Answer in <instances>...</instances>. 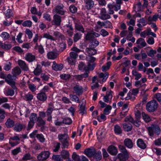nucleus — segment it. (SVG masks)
<instances>
[{"mask_svg": "<svg viewBox=\"0 0 161 161\" xmlns=\"http://www.w3.org/2000/svg\"><path fill=\"white\" fill-rule=\"evenodd\" d=\"M148 130L149 135L150 136H153L154 132L157 135L160 134L161 129L157 125L152 124L150 127L148 128Z\"/></svg>", "mask_w": 161, "mask_h": 161, "instance_id": "f257e3e1", "label": "nucleus"}, {"mask_svg": "<svg viewBox=\"0 0 161 161\" xmlns=\"http://www.w3.org/2000/svg\"><path fill=\"white\" fill-rule=\"evenodd\" d=\"M158 104L157 102L153 100L148 102L146 105L147 110L150 112L154 111L157 108Z\"/></svg>", "mask_w": 161, "mask_h": 161, "instance_id": "f03ea898", "label": "nucleus"}, {"mask_svg": "<svg viewBox=\"0 0 161 161\" xmlns=\"http://www.w3.org/2000/svg\"><path fill=\"white\" fill-rule=\"evenodd\" d=\"M50 154V153L49 151H42L37 155V159L39 161H45L49 158Z\"/></svg>", "mask_w": 161, "mask_h": 161, "instance_id": "7ed1b4c3", "label": "nucleus"}, {"mask_svg": "<svg viewBox=\"0 0 161 161\" xmlns=\"http://www.w3.org/2000/svg\"><path fill=\"white\" fill-rule=\"evenodd\" d=\"M61 16L57 14H55L53 16V19L52 21V25L59 26L61 25Z\"/></svg>", "mask_w": 161, "mask_h": 161, "instance_id": "20e7f679", "label": "nucleus"}, {"mask_svg": "<svg viewBox=\"0 0 161 161\" xmlns=\"http://www.w3.org/2000/svg\"><path fill=\"white\" fill-rule=\"evenodd\" d=\"M113 92L111 90L106 92V95L103 97V99L105 102L111 103L113 97Z\"/></svg>", "mask_w": 161, "mask_h": 161, "instance_id": "39448f33", "label": "nucleus"}, {"mask_svg": "<svg viewBox=\"0 0 161 161\" xmlns=\"http://www.w3.org/2000/svg\"><path fill=\"white\" fill-rule=\"evenodd\" d=\"M85 7L88 10L91 9L94 6L95 2L93 0H84Z\"/></svg>", "mask_w": 161, "mask_h": 161, "instance_id": "423d86ee", "label": "nucleus"}, {"mask_svg": "<svg viewBox=\"0 0 161 161\" xmlns=\"http://www.w3.org/2000/svg\"><path fill=\"white\" fill-rule=\"evenodd\" d=\"M110 15L107 14V12L105 8H102L101 9L100 12V15L99 18L102 20H106L110 18Z\"/></svg>", "mask_w": 161, "mask_h": 161, "instance_id": "0eeeda50", "label": "nucleus"}, {"mask_svg": "<svg viewBox=\"0 0 161 161\" xmlns=\"http://www.w3.org/2000/svg\"><path fill=\"white\" fill-rule=\"evenodd\" d=\"M89 76L88 73L86 72L81 75H75L73 76L74 79L76 81H80L84 78H87Z\"/></svg>", "mask_w": 161, "mask_h": 161, "instance_id": "6e6552de", "label": "nucleus"}, {"mask_svg": "<svg viewBox=\"0 0 161 161\" xmlns=\"http://www.w3.org/2000/svg\"><path fill=\"white\" fill-rule=\"evenodd\" d=\"M37 98L41 101L44 102L47 100V96L44 92H42L37 94Z\"/></svg>", "mask_w": 161, "mask_h": 161, "instance_id": "1a4fd4ad", "label": "nucleus"}, {"mask_svg": "<svg viewBox=\"0 0 161 161\" xmlns=\"http://www.w3.org/2000/svg\"><path fill=\"white\" fill-rule=\"evenodd\" d=\"M99 80L97 79V76L96 75L94 76L92 79V83L95 84H93L91 86V89L93 90L96 88H98L99 86V85L98 82L99 81Z\"/></svg>", "mask_w": 161, "mask_h": 161, "instance_id": "9d476101", "label": "nucleus"}, {"mask_svg": "<svg viewBox=\"0 0 161 161\" xmlns=\"http://www.w3.org/2000/svg\"><path fill=\"white\" fill-rule=\"evenodd\" d=\"M73 89L75 93L78 95H81L82 93L83 88L81 86L76 85L74 86Z\"/></svg>", "mask_w": 161, "mask_h": 161, "instance_id": "9b49d317", "label": "nucleus"}, {"mask_svg": "<svg viewBox=\"0 0 161 161\" xmlns=\"http://www.w3.org/2000/svg\"><path fill=\"white\" fill-rule=\"evenodd\" d=\"M18 64L23 70L27 71L29 69L28 66L25 61L19 60L18 61Z\"/></svg>", "mask_w": 161, "mask_h": 161, "instance_id": "f8f14e48", "label": "nucleus"}, {"mask_svg": "<svg viewBox=\"0 0 161 161\" xmlns=\"http://www.w3.org/2000/svg\"><path fill=\"white\" fill-rule=\"evenodd\" d=\"M25 58L26 61L31 62L35 60L36 57L31 53H28L25 55Z\"/></svg>", "mask_w": 161, "mask_h": 161, "instance_id": "ddd939ff", "label": "nucleus"}, {"mask_svg": "<svg viewBox=\"0 0 161 161\" xmlns=\"http://www.w3.org/2000/svg\"><path fill=\"white\" fill-rule=\"evenodd\" d=\"M96 150L95 149H91L88 148L85 150L84 152L85 154L89 157L93 156L95 153Z\"/></svg>", "mask_w": 161, "mask_h": 161, "instance_id": "4468645a", "label": "nucleus"}, {"mask_svg": "<svg viewBox=\"0 0 161 161\" xmlns=\"http://www.w3.org/2000/svg\"><path fill=\"white\" fill-rule=\"evenodd\" d=\"M107 151L109 153L112 155H115L117 153L116 148L113 145L109 146L108 148Z\"/></svg>", "mask_w": 161, "mask_h": 161, "instance_id": "2eb2a0df", "label": "nucleus"}, {"mask_svg": "<svg viewBox=\"0 0 161 161\" xmlns=\"http://www.w3.org/2000/svg\"><path fill=\"white\" fill-rule=\"evenodd\" d=\"M52 65V68L53 70L55 71L61 70L63 68V65L62 64H58L55 61H53Z\"/></svg>", "mask_w": 161, "mask_h": 161, "instance_id": "dca6fc26", "label": "nucleus"}, {"mask_svg": "<svg viewBox=\"0 0 161 161\" xmlns=\"http://www.w3.org/2000/svg\"><path fill=\"white\" fill-rule=\"evenodd\" d=\"M137 144L138 147L142 149H144L146 147V145L142 139H139L137 141Z\"/></svg>", "mask_w": 161, "mask_h": 161, "instance_id": "f3484780", "label": "nucleus"}, {"mask_svg": "<svg viewBox=\"0 0 161 161\" xmlns=\"http://www.w3.org/2000/svg\"><path fill=\"white\" fill-rule=\"evenodd\" d=\"M14 124V121L10 118L8 119L5 123L6 127L9 128L13 127Z\"/></svg>", "mask_w": 161, "mask_h": 161, "instance_id": "a211bd4d", "label": "nucleus"}, {"mask_svg": "<svg viewBox=\"0 0 161 161\" xmlns=\"http://www.w3.org/2000/svg\"><path fill=\"white\" fill-rule=\"evenodd\" d=\"M125 145L129 148H132L133 147V143L130 139L127 138L124 142Z\"/></svg>", "mask_w": 161, "mask_h": 161, "instance_id": "6ab92c4d", "label": "nucleus"}, {"mask_svg": "<svg viewBox=\"0 0 161 161\" xmlns=\"http://www.w3.org/2000/svg\"><path fill=\"white\" fill-rule=\"evenodd\" d=\"M128 158V154L124 155L122 153H119L118 155L117 158L119 159V161H126Z\"/></svg>", "mask_w": 161, "mask_h": 161, "instance_id": "aec40b11", "label": "nucleus"}, {"mask_svg": "<svg viewBox=\"0 0 161 161\" xmlns=\"http://www.w3.org/2000/svg\"><path fill=\"white\" fill-rule=\"evenodd\" d=\"M12 74L14 76L19 75L21 73V70L18 67H16L12 70Z\"/></svg>", "mask_w": 161, "mask_h": 161, "instance_id": "412c9836", "label": "nucleus"}, {"mask_svg": "<svg viewBox=\"0 0 161 161\" xmlns=\"http://www.w3.org/2000/svg\"><path fill=\"white\" fill-rule=\"evenodd\" d=\"M58 139L62 142V141H65L68 140L69 137L67 134H60L58 135Z\"/></svg>", "mask_w": 161, "mask_h": 161, "instance_id": "4be33fe9", "label": "nucleus"}, {"mask_svg": "<svg viewBox=\"0 0 161 161\" xmlns=\"http://www.w3.org/2000/svg\"><path fill=\"white\" fill-rule=\"evenodd\" d=\"M75 29L76 30L81 32L82 33H84L85 32L83 26L80 24L77 23H75Z\"/></svg>", "mask_w": 161, "mask_h": 161, "instance_id": "5701e85b", "label": "nucleus"}, {"mask_svg": "<svg viewBox=\"0 0 161 161\" xmlns=\"http://www.w3.org/2000/svg\"><path fill=\"white\" fill-rule=\"evenodd\" d=\"M47 58L49 59H54L57 57L56 53L53 52H50L47 54Z\"/></svg>", "mask_w": 161, "mask_h": 161, "instance_id": "b1692460", "label": "nucleus"}, {"mask_svg": "<svg viewBox=\"0 0 161 161\" xmlns=\"http://www.w3.org/2000/svg\"><path fill=\"white\" fill-rule=\"evenodd\" d=\"M86 51L89 55L90 56L96 54L97 53V50L91 47L87 48Z\"/></svg>", "mask_w": 161, "mask_h": 161, "instance_id": "393cba45", "label": "nucleus"}, {"mask_svg": "<svg viewBox=\"0 0 161 161\" xmlns=\"http://www.w3.org/2000/svg\"><path fill=\"white\" fill-rule=\"evenodd\" d=\"M63 8L61 6H57L54 9L56 13L63 15L64 14V12L62 10Z\"/></svg>", "mask_w": 161, "mask_h": 161, "instance_id": "a878e982", "label": "nucleus"}, {"mask_svg": "<svg viewBox=\"0 0 161 161\" xmlns=\"http://www.w3.org/2000/svg\"><path fill=\"white\" fill-rule=\"evenodd\" d=\"M136 43L138 44H140L142 47H144L147 45L144 39L141 38H139L137 40Z\"/></svg>", "mask_w": 161, "mask_h": 161, "instance_id": "bb28decb", "label": "nucleus"}, {"mask_svg": "<svg viewBox=\"0 0 161 161\" xmlns=\"http://www.w3.org/2000/svg\"><path fill=\"white\" fill-rule=\"evenodd\" d=\"M37 125L40 127H42L45 124V122L40 117H38L37 118Z\"/></svg>", "mask_w": 161, "mask_h": 161, "instance_id": "cd10ccee", "label": "nucleus"}, {"mask_svg": "<svg viewBox=\"0 0 161 161\" xmlns=\"http://www.w3.org/2000/svg\"><path fill=\"white\" fill-rule=\"evenodd\" d=\"M1 37L4 41L8 39L10 37V34L6 32H3L1 34Z\"/></svg>", "mask_w": 161, "mask_h": 161, "instance_id": "c85d7f7f", "label": "nucleus"}, {"mask_svg": "<svg viewBox=\"0 0 161 161\" xmlns=\"http://www.w3.org/2000/svg\"><path fill=\"white\" fill-rule=\"evenodd\" d=\"M142 116L143 119L146 122H149L151 120V119L149 116L144 112L142 113Z\"/></svg>", "mask_w": 161, "mask_h": 161, "instance_id": "c756f323", "label": "nucleus"}, {"mask_svg": "<svg viewBox=\"0 0 161 161\" xmlns=\"http://www.w3.org/2000/svg\"><path fill=\"white\" fill-rule=\"evenodd\" d=\"M60 78L65 81H68L71 77V75L68 74L64 73L60 75Z\"/></svg>", "mask_w": 161, "mask_h": 161, "instance_id": "7c9ffc66", "label": "nucleus"}, {"mask_svg": "<svg viewBox=\"0 0 161 161\" xmlns=\"http://www.w3.org/2000/svg\"><path fill=\"white\" fill-rule=\"evenodd\" d=\"M61 155L64 159H67L69 158V154L68 151L63 150L61 152Z\"/></svg>", "mask_w": 161, "mask_h": 161, "instance_id": "2f4dec72", "label": "nucleus"}, {"mask_svg": "<svg viewBox=\"0 0 161 161\" xmlns=\"http://www.w3.org/2000/svg\"><path fill=\"white\" fill-rule=\"evenodd\" d=\"M94 156V158L96 161L100 160L102 158L101 153L100 151H98L97 152H95Z\"/></svg>", "mask_w": 161, "mask_h": 161, "instance_id": "473e14b6", "label": "nucleus"}, {"mask_svg": "<svg viewBox=\"0 0 161 161\" xmlns=\"http://www.w3.org/2000/svg\"><path fill=\"white\" fill-rule=\"evenodd\" d=\"M42 72V69L41 65L37 64L36 68L34 71V73L35 75H37L40 74Z\"/></svg>", "mask_w": 161, "mask_h": 161, "instance_id": "72a5a7b5", "label": "nucleus"}, {"mask_svg": "<svg viewBox=\"0 0 161 161\" xmlns=\"http://www.w3.org/2000/svg\"><path fill=\"white\" fill-rule=\"evenodd\" d=\"M114 131L115 133L119 135L122 133V130L120 126L118 125H116L114 126Z\"/></svg>", "mask_w": 161, "mask_h": 161, "instance_id": "f704fd0d", "label": "nucleus"}, {"mask_svg": "<svg viewBox=\"0 0 161 161\" xmlns=\"http://www.w3.org/2000/svg\"><path fill=\"white\" fill-rule=\"evenodd\" d=\"M132 75L136 77L135 79L136 80H138L142 77V75L141 74L138 72L136 70H133L132 71Z\"/></svg>", "mask_w": 161, "mask_h": 161, "instance_id": "c9c22d12", "label": "nucleus"}, {"mask_svg": "<svg viewBox=\"0 0 161 161\" xmlns=\"http://www.w3.org/2000/svg\"><path fill=\"white\" fill-rule=\"evenodd\" d=\"M81 37V34L79 32L76 33L74 35L73 41L75 42H76L79 40Z\"/></svg>", "mask_w": 161, "mask_h": 161, "instance_id": "e433bc0d", "label": "nucleus"}, {"mask_svg": "<svg viewBox=\"0 0 161 161\" xmlns=\"http://www.w3.org/2000/svg\"><path fill=\"white\" fill-rule=\"evenodd\" d=\"M123 126L125 130L127 131L131 130L132 128V126L130 123H125L123 124Z\"/></svg>", "mask_w": 161, "mask_h": 161, "instance_id": "4c0bfd02", "label": "nucleus"}, {"mask_svg": "<svg viewBox=\"0 0 161 161\" xmlns=\"http://www.w3.org/2000/svg\"><path fill=\"white\" fill-rule=\"evenodd\" d=\"M108 72H106L104 73H101L99 74V76L100 78H103V81H105L106 79L108 77Z\"/></svg>", "mask_w": 161, "mask_h": 161, "instance_id": "58836bf2", "label": "nucleus"}, {"mask_svg": "<svg viewBox=\"0 0 161 161\" xmlns=\"http://www.w3.org/2000/svg\"><path fill=\"white\" fill-rule=\"evenodd\" d=\"M37 114L35 113H32L30 117V121L35 123V121L37 120Z\"/></svg>", "mask_w": 161, "mask_h": 161, "instance_id": "ea45409f", "label": "nucleus"}, {"mask_svg": "<svg viewBox=\"0 0 161 161\" xmlns=\"http://www.w3.org/2000/svg\"><path fill=\"white\" fill-rule=\"evenodd\" d=\"M35 48L36 49H38V52L41 54H42L44 53V51L42 46L41 45H38L37 43L36 44Z\"/></svg>", "mask_w": 161, "mask_h": 161, "instance_id": "a19ab883", "label": "nucleus"}, {"mask_svg": "<svg viewBox=\"0 0 161 161\" xmlns=\"http://www.w3.org/2000/svg\"><path fill=\"white\" fill-rule=\"evenodd\" d=\"M69 97H70V99L72 101H75L77 103L79 102V98L76 95L70 94Z\"/></svg>", "mask_w": 161, "mask_h": 161, "instance_id": "79ce46f5", "label": "nucleus"}, {"mask_svg": "<svg viewBox=\"0 0 161 161\" xmlns=\"http://www.w3.org/2000/svg\"><path fill=\"white\" fill-rule=\"evenodd\" d=\"M119 148L120 151L123 154H128L127 151L124 146L119 145Z\"/></svg>", "mask_w": 161, "mask_h": 161, "instance_id": "37998d69", "label": "nucleus"}, {"mask_svg": "<svg viewBox=\"0 0 161 161\" xmlns=\"http://www.w3.org/2000/svg\"><path fill=\"white\" fill-rule=\"evenodd\" d=\"M36 137L39 140L40 142L42 143L44 142L45 140L43 135L42 134H37L36 135Z\"/></svg>", "mask_w": 161, "mask_h": 161, "instance_id": "c03bdc74", "label": "nucleus"}, {"mask_svg": "<svg viewBox=\"0 0 161 161\" xmlns=\"http://www.w3.org/2000/svg\"><path fill=\"white\" fill-rule=\"evenodd\" d=\"M67 60L69 63L71 65H74L76 62V59L69 56L67 58Z\"/></svg>", "mask_w": 161, "mask_h": 161, "instance_id": "a18cd8bd", "label": "nucleus"}, {"mask_svg": "<svg viewBox=\"0 0 161 161\" xmlns=\"http://www.w3.org/2000/svg\"><path fill=\"white\" fill-rule=\"evenodd\" d=\"M7 83L10 85L14 90H17V88L15 86V82L13 80L8 81L7 80Z\"/></svg>", "mask_w": 161, "mask_h": 161, "instance_id": "49530a36", "label": "nucleus"}, {"mask_svg": "<svg viewBox=\"0 0 161 161\" xmlns=\"http://www.w3.org/2000/svg\"><path fill=\"white\" fill-rule=\"evenodd\" d=\"M112 107L109 105H107L104 108L103 110V113L105 115H108L109 114V111L111 110Z\"/></svg>", "mask_w": 161, "mask_h": 161, "instance_id": "de8ad7c7", "label": "nucleus"}, {"mask_svg": "<svg viewBox=\"0 0 161 161\" xmlns=\"http://www.w3.org/2000/svg\"><path fill=\"white\" fill-rule=\"evenodd\" d=\"M32 159V157L29 153L25 154L22 158L23 160L26 161Z\"/></svg>", "mask_w": 161, "mask_h": 161, "instance_id": "09e8293b", "label": "nucleus"}, {"mask_svg": "<svg viewBox=\"0 0 161 161\" xmlns=\"http://www.w3.org/2000/svg\"><path fill=\"white\" fill-rule=\"evenodd\" d=\"M23 128L22 125L19 123H17L14 127V129L17 131H20L22 130Z\"/></svg>", "mask_w": 161, "mask_h": 161, "instance_id": "8fccbe9b", "label": "nucleus"}, {"mask_svg": "<svg viewBox=\"0 0 161 161\" xmlns=\"http://www.w3.org/2000/svg\"><path fill=\"white\" fill-rule=\"evenodd\" d=\"M22 25L23 26L30 27L32 25V22L30 20H26L25 21Z\"/></svg>", "mask_w": 161, "mask_h": 161, "instance_id": "3c124183", "label": "nucleus"}, {"mask_svg": "<svg viewBox=\"0 0 161 161\" xmlns=\"http://www.w3.org/2000/svg\"><path fill=\"white\" fill-rule=\"evenodd\" d=\"M158 16L159 15L158 14H155L153 16V17L150 16L148 17V20L150 22L156 21L158 18Z\"/></svg>", "mask_w": 161, "mask_h": 161, "instance_id": "603ef678", "label": "nucleus"}, {"mask_svg": "<svg viewBox=\"0 0 161 161\" xmlns=\"http://www.w3.org/2000/svg\"><path fill=\"white\" fill-rule=\"evenodd\" d=\"M66 48V44L64 42L60 44L59 46V50L60 52H63Z\"/></svg>", "mask_w": 161, "mask_h": 161, "instance_id": "864d4df0", "label": "nucleus"}, {"mask_svg": "<svg viewBox=\"0 0 161 161\" xmlns=\"http://www.w3.org/2000/svg\"><path fill=\"white\" fill-rule=\"evenodd\" d=\"M11 65L12 63L9 62L5 64L3 69L6 71H9L11 69Z\"/></svg>", "mask_w": 161, "mask_h": 161, "instance_id": "5fc2aeb1", "label": "nucleus"}, {"mask_svg": "<svg viewBox=\"0 0 161 161\" xmlns=\"http://www.w3.org/2000/svg\"><path fill=\"white\" fill-rule=\"evenodd\" d=\"M93 38L94 37L92 32H88L86 36V39L87 40L92 41Z\"/></svg>", "mask_w": 161, "mask_h": 161, "instance_id": "6e6d98bb", "label": "nucleus"}, {"mask_svg": "<svg viewBox=\"0 0 161 161\" xmlns=\"http://www.w3.org/2000/svg\"><path fill=\"white\" fill-rule=\"evenodd\" d=\"M14 93V90L11 89L9 88L7 89L6 91V94L7 96H13Z\"/></svg>", "mask_w": 161, "mask_h": 161, "instance_id": "4d7b16f0", "label": "nucleus"}, {"mask_svg": "<svg viewBox=\"0 0 161 161\" xmlns=\"http://www.w3.org/2000/svg\"><path fill=\"white\" fill-rule=\"evenodd\" d=\"M104 26L105 28L112 29L113 28L112 23L108 20H107L105 22Z\"/></svg>", "mask_w": 161, "mask_h": 161, "instance_id": "13d9d810", "label": "nucleus"}, {"mask_svg": "<svg viewBox=\"0 0 161 161\" xmlns=\"http://www.w3.org/2000/svg\"><path fill=\"white\" fill-rule=\"evenodd\" d=\"M111 63L108 62L106 64V65H104L102 67V70L103 71H105L108 70L111 65Z\"/></svg>", "mask_w": 161, "mask_h": 161, "instance_id": "bf43d9fd", "label": "nucleus"}, {"mask_svg": "<svg viewBox=\"0 0 161 161\" xmlns=\"http://www.w3.org/2000/svg\"><path fill=\"white\" fill-rule=\"evenodd\" d=\"M60 143L59 142L56 143L54 146L53 148V151L55 152H58L60 148Z\"/></svg>", "mask_w": 161, "mask_h": 161, "instance_id": "052dcab7", "label": "nucleus"}, {"mask_svg": "<svg viewBox=\"0 0 161 161\" xmlns=\"http://www.w3.org/2000/svg\"><path fill=\"white\" fill-rule=\"evenodd\" d=\"M80 114L82 115L86 113L84 105L82 104L80 107Z\"/></svg>", "mask_w": 161, "mask_h": 161, "instance_id": "680f3d73", "label": "nucleus"}, {"mask_svg": "<svg viewBox=\"0 0 161 161\" xmlns=\"http://www.w3.org/2000/svg\"><path fill=\"white\" fill-rule=\"evenodd\" d=\"M21 152V149L20 147H18L12 151V153L14 155L17 154Z\"/></svg>", "mask_w": 161, "mask_h": 161, "instance_id": "e2e57ef3", "label": "nucleus"}, {"mask_svg": "<svg viewBox=\"0 0 161 161\" xmlns=\"http://www.w3.org/2000/svg\"><path fill=\"white\" fill-rule=\"evenodd\" d=\"M108 13L109 14H113L114 13V11L113 8L114 6L111 4H108Z\"/></svg>", "mask_w": 161, "mask_h": 161, "instance_id": "0e129e2a", "label": "nucleus"}, {"mask_svg": "<svg viewBox=\"0 0 161 161\" xmlns=\"http://www.w3.org/2000/svg\"><path fill=\"white\" fill-rule=\"evenodd\" d=\"M43 37L46 38L48 39H50L53 41L55 40L56 39L53 37L52 36L49 34L45 33L43 35Z\"/></svg>", "mask_w": 161, "mask_h": 161, "instance_id": "69168bd1", "label": "nucleus"}, {"mask_svg": "<svg viewBox=\"0 0 161 161\" xmlns=\"http://www.w3.org/2000/svg\"><path fill=\"white\" fill-rule=\"evenodd\" d=\"M72 158L74 161H80V158H79V156L77 155L75 152L73 153L72 156Z\"/></svg>", "mask_w": 161, "mask_h": 161, "instance_id": "338daca9", "label": "nucleus"}, {"mask_svg": "<svg viewBox=\"0 0 161 161\" xmlns=\"http://www.w3.org/2000/svg\"><path fill=\"white\" fill-rule=\"evenodd\" d=\"M52 158L55 161H63V159L59 155H53Z\"/></svg>", "mask_w": 161, "mask_h": 161, "instance_id": "774afa93", "label": "nucleus"}]
</instances>
